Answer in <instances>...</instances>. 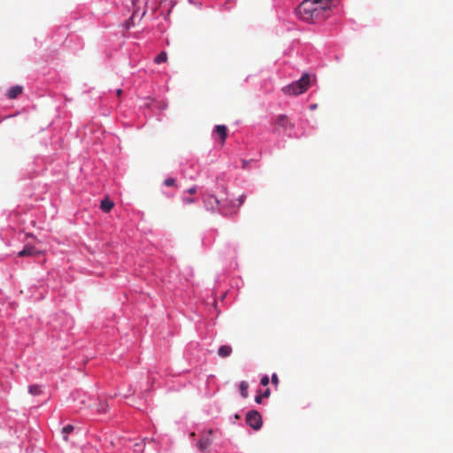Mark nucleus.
<instances>
[{
  "mask_svg": "<svg viewBox=\"0 0 453 453\" xmlns=\"http://www.w3.org/2000/svg\"><path fill=\"white\" fill-rule=\"evenodd\" d=\"M231 213L236 214V211L234 210V211H231Z\"/></svg>",
  "mask_w": 453,
  "mask_h": 453,
  "instance_id": "bb28decb",
  "label": "nucleus"
},
{
  "mask_svg": "<svg viewBox=\"0 0 453 453\" xmlns=\"http://www.w3.org/2000/svg\"><path fill=\"white\" fill-rule=\"evenodd\" d=\"M311 84V78L309 73H304L299 81H294L293 83L281 88V91L287 96H300L306 92Z\"/></svg>",
  "mask_w": 453,
  "mask_h": 453,
  "instance_id": "f03ea898",
  "label": "nucleus"
},
{
  "mask_svg": "<svg viewBox=\"0 0 453 453\" xmlns=\"http://www.w3.org/2000/svg\"><path fill=\"white\" fill-rule=\"evenodd\" d=\"M245 199H246V195L240 196V197L237 198V203H237L236 207H241V205L245 202ZM233 208H235V205ZM227 209H232V207H229Z\"/></svg>",
  "mask_w": 453,
  "mask_h": 453,
  "instance_id": "f3484780",
  "label": "nucleus"
},
{
  "mask_svg": "<svg viewBox=\"0 0 453 453\" xmlns=\"http://www.w3.org/2000/svg\"><path fill=\"white\" fill-rule=\"evenodd\" d=\"M167 62V53L165 51L160 52L156 58H154V63L159 65L161 63Z\"/></svg>",
  "mask_w": 453,
  "mask_h": 453,
  "instance_id": "f8f14e48",
  "label": "nucleus"
},
{
  "mask_svg": "<svg viewBox=\"0 0 453 453\" xmlns=\"http://www.w3.org/2000/svg\"><path fill=\"white\" fill-rule=\"evenodd\" d=\"M28 391L31 395H38L41 394V388L39 385H30L28 388Z\"/></svg>",
  "mask_w": 453,
  "mask_h": 453,
  "instance_id": "2eb2a0df",
  "label": "nucleus"
},
{
  "mask_svg": "<svg viewBox=\"0 0 453 453\" xmlns=\"http://www.w3.org/2000/svg\"><path fill=\"white\" fill-rule=\"evenodd\" d=\"M117 95H118V96H119L120 95H122V90H121V89H118V90H117Z\"/></svg>",
  "mask_w": 453,
  "mask_h": 453,
  "instance_id": "393cba45",
  "label": "nucleus"
},
{
  "mask_svg": "<svg viewBox=\"0 0 453 453\" xmlns=\"http://www.w3.org/2000/svg\"><path fill=\"white\" fill-rule=\"evenodd\" d=\"M269 383H270V379H268L267 375H265L264 377L261 378L260 384L262 386L266 387L267 384H269Z\"/></svg>",
  "mask_w": 453,
  "mask_h": 453,
  "instance_id": "6ab92c4d",
  "label": "nucleus"
},
{
  "mask_svg": "<svg viewBox=\"0 0 453 453\" xmlns=\"http://www.w3.org/2000/svg\"><path fill=\"white\" fill-rule=\"evenodd\" d=\"M133 5L137 6L138 0H132Z\"/></svg>",
  "mask_w": 453,
  "mask_h": 453,
  "instance_id": "b1692460",
  "label": "nucleus"
},
{
  "mask_svg": "<svg viewBox=\"0 0 453 453\" xmlns=\"http://www.w3.org/2000/svg\"><path fill=\"white\" fill-rule=\"evenodd\" d=\"M275 129L276 130H293L294 129V123H292L289 120V118H288L285 114H280L278 118L275 119Z\"/></svg>",
  "mask_w": 453,
  "mask_h": 453,
  "instance_id": "423d86ee",
  "label": "nucleus"
},
{
  "mask_svg": "<svg viewBox=\"0 0 453 453\" xmlns=\"http://www.w3.org/2000/svg\"><path fill=\"white\" fill-rule=\"evenodd\" d=\"M226 126L218 125L215 127L216 134L219 135L221 143L223 144L226 139Z\"/></svg>",
  "mask_w": 453,
  "mask_h": 453,
  "instance_id": "6e6552de",
  "label": "nucleus"
},
{
  "mask_svg": "<svg viewBox=\"0 0 453 453\" xmlns=\"http://www.w3.org/2000/svg\"><path fill=\"white\" fill-rule=\"evenodd\" d=\"M182 202L188 204V203L196 202V200L194 198H190V197H183Z\"/></svg>",
  "mask_w": 453,
  "mask_h": 453,
  "instance_id": "aec40b11",
  "label": "nucleus"
},
{
  "mask_svg": "<svg viewBox=\"0 0 453 453\" xmlns=\"http://www.w3.org/2000/svg\"><path fill=\"white\" fill-rule=\"evenodd\" d=\"M248 383L245 380L241 381L240 383V392L242 398L248 397Z\"/></svg>",
  "mask_w": 453,
  "mask_h": 453,
  "instance_id": "ddd939ff",
  "label": "nucleus"
},
{
  "mask_svg": "<svg viewBox=\"0 0 453 453\" xmlns=\"http://www.w3.org/2000/svg\"><path fill=\"white\" fill-rule=\"evenodd\" d=\"M36 253L35 248L33 246H25L23 250L19 251V257L32 256Z\"/></svg>",
  "mask_w": 453,
  "mask_h": 453,
  "instance_id": "9b49d317",
  "label": "nucleus"
},
{
  "mask_svg": "<svg viewBox=\"0 0 453 453\" xmlns=\"http://www.w3.org/2000/svg\"><path fill=\"white\" fill-rule=\"evenodd\" d=\"M331 0H304L300 4L297 13L305 22H314L326 19L325 12L330 9Z\"/></svg>",
  "mask_w": 453,
  "mask_h": 453,
  "instance_id": "f257e3e1",
  "label": "nucleus"
},
{
  "mask_svg": "<svg viewBox=\"0 0 453 453\" xmlns=\"http://www.w3.org/2000/svg\"><path fill=\"white\" fill-rule=\"evenodd\" d=\"M73 425H67L63 427V434H64V439L65 441L68 440V434H70L71 433L73 432Z\"/></svg>",
  "mask_w": 453,
  "mask_h": 453,
  "instance_id": "4468645a",
  "label": "nucleus"
},
{
  "mask_svg": "<svg viewBox=\"0 0 453 453\" xmlns=\"http://www.w3.org/2000/svg\"><path fill=\"white\" fill-rule=\"evenodd\" d=\"M164 185L166 187H175L176 180L173 178H168L164 180Z\"/></svg>",
  "mask_w": 453,
  "mask_h": 453,
  "instance_id": "dca6fc26",
  "label": "nucleus"
},
{
  "mask_svg": "<svg viewBox=\"0 0 453 453\" xmlns=\"http://www.w3.org/2000/svg\"><path fill=\"white\" fill-rule=\"evenodd\" d=\"M98 411H100V412H102V411H105V409H104V407H100V408L98 409Z\"/></svg>",
  "mask_w": 453,
  "mask_h": 453,
  "instance_id": "a878e982",
  "label": "nucleus"
},
{
  "mask_svg": "<svg viewBox=\"0 0 453 453\" xmlns=\"http://www.w3.org/2000/svg\"><path fill=\"white\" fill-rule=\"evenodd\" d=\"M270 389L266 388L265 392L260 393L259 395H262L263 397L267 398L270 396Z\"/></svg>",
  "mask_w": 453,
  "mask_h": 453,
  "instance_id": "4be33fe9",
  "label": "nucleus"
},
{
  "mask_svg": "<svg viewBox=\"0 0 453 453\" xmlns=\"http://www.w3.org/2000/svg\"><path fill=\"white\" fill-rule=\"evenodd\" d=\"M262 398H265L264 396H262V395H256V397H255L256 403L260 404Z\"/></svg>",
  "mask_w": 453,
  "mask_h": 453,
  "instance_id": "5701e85b",
  "label": "nucleus"
},
{
  "mask_svg": "<svg viewBox=\"0 0 453 453\" xmlns=\"http://www.w3.org/2000/svg\"><path fill=\"white\" fill-rule=\"evenodd\" d=\"M271 381L275 387H278L280 384V379L275 373L272 375Z\"/></svg>",
  "mask_w": 453,
  "mask_h": 453,
  "instance_id": "a211bd4d",
  "label": "nucleus"
},
{
  "mask_svg": "<svg viewBox=\"0 0 453 453\" xmlns=\"http://www.w3.org/2000/svg\"><path fill=\"white\" fill-rule=\"evenodd\" d=\"M232 354V347L229 345H222L218 349V355L222 358L230 357Z\"/></svg>",
  "mask_w": 453,
  "mask_h": 453,
  "instance_id": "1a4fd4ad",
  "label": "nucleus"
},
{
  "mask_svg": "<svg viewBox=\"0 0 453 453\" xmlns=\"http://www.w3.org/2000/svg\"><path fill=\"white\" fill-rule=\"evenodd\" d=\"M22 93L21 86H12L9 90H7L6 96L9 99L17 98Z\"/></svg>",
  "mask_w": 453,
  "mask_h": 453,
  "instance_id": "0eeeda50",
  "label": "nucleus"
},
{
  "mask_svg": "<svg viewBox=\"0 0 453 453\" xmlns=\"http://www.w3.org/2000/svg\"><path fill=\"white\" fill-rule=\"evenodd\" d=\"M212 444V430H207L201 433V439L197 441V449L201 452L206 451Z\"/></svg>",
  "mask_w": 453,
  "mask_h": 453,
  "instance_id": "20e7f679",
  "label": "nucleus"
},
{
  "mask_svg": "<svg viewBox=\"0 0 453 453\" xmlns=\"http://www.w3.org/2000/svg\"><path fill=\"white\" fill-rule=\"evenodd\" d=\"M203 203L207 210L215 211L218 206L221 204V210H226L229 207H234V201L222 200L216 198L211 195H206L203 196Z\"/></svg>",
  "mask_w": 453,
  "mask_h": 453,
  "instance_id": "7ed1b4c3",
  "label": "nucleus"
},
{
  "mask_svg": "<svg viewBox=\"0 0 453 453\" xmlns=\"http://www.w3.org/2000/svg\"><path fill=\"white\" fill-rule=\"evenodd\" d=\"M113 207V202L106 198L100 203V209L104 212H109Z\"/></svg>",
  "mask_w": 453,
  "mask_h": 453,
  "instance_id": "9d476101",
  "label": "nucleus"
},
{
  "mask_svg": "<svg viewBox=\"0 0 453 453\" xmlns=\"http://www.w3.org/2000/svg\"><path fill=\"white\" fill-rule=\"evenodd\" d=\"M246 423L251 426L252 429L259 430L262 426L261 415L257 411H250L246 414Z\"/></svg>",
  "mask_w": 453,
  "mask_h": 453,
  "instance_id": "39448f33",
  "label": "nucleus"
},
{
  "mask_svg": "<svg viewBox=\"0 0 453 453\" xmlns=\"http://www.w3.org/2000/svg\"><path fill=\"white\" fill-rule=\"evenodd\" d=\"M196 186H192L190 188H188L187 190L188 193H189L190 195H194L196 193Z\"/></svg>",
  "mask_w": 453,
  "mask_h": 453,
  "instance_id": "412c9836",
  "label": "nucleus"
}]
</instances>
